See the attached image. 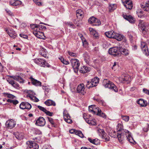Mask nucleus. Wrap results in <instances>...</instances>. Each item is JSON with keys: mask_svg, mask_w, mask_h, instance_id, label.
Wrapping results in <instances>:
<instances>
[{"mask_svg": "<svg viewBox=\"0 0 149 149\" xmlns=\"http://www.w3.org/2000/svg\"><path fill=\"white\" fill-rule=\"evenodd\" d=\"M117 136L120 142H122L124 139L125 135L130 142L132 143L131 141L132 139L130 133L127 130L125 129H122L121 127L120 129L117 128Z\"/></svg>", "mask_w": 149, "mask_h": 149, "instance_id": "obj_1", "label": "nucleus"}, {"mask_svg": "<svg viewBox=\"0 0 149 149\" xmlns=\"http://www.w3.org/2000/svg\"><path fill=\"white\" fill-rule=\"evenodd\" d=\"M103 85L105 88H108L116 92L118 91V89L116 86L108 80L104 79L103 81Z\"/></svg>", "mask_w": 149, "mask_h": 149, "instance_id": "obj_2", "label": "nucleus"}, {"mask_svg": "<svg viewBox=\"0 0 149 149\" xmlns=\"http://www.w3.org/2000/svg\"><path fill=\"white\" fill-rule=\"evenodd\" d=\"M149 26V24L148 23L143 21L140 22L139 24V29L142 31V33L144 35L148 31Z\"/></svg>", "mask_w": 149, "mask_h": 149, "instance_id": "obj_3", "label": "nucleus"}, {"mask_svg": "<svg viewBox=\"0 0 149 149\" xmlns=\"http://www.w3.org/2000/svg\"><path fill=\"white\" fill-rule=\"evenodd\" d=\"M99 79L97 77H95L92 79L91 82L88 81H87L86 87L89 88L90 87H93L96 86L99 82Z\"/></svg>", "mask_w": 149, "mask_h": 149, "instance_id": "obj_4", "label": "nucleus"}, {"mask_svg": "<svg viewBox=\"0 0 149 149\" xmlns=\"http://www.w3.org/2000/svg\"><path fill=\"white\" fill-rule=\"evenodd\" d=\"M70 62L75 72H77L79 67L80 65L79 61L76 59H72L70 60Z\"/></svg>", "mask_w": 149, "mask_h": 149, "instance_id": "obj_5", "label": "nucleus"}, {"mask_svg": "<svg viewBox=\"0 0 149 149\" xmlns=\"http://www.w3.org/2000/svg\"><path fill=\"white\" fill-rule=\"evenodd\" d=\"M120 47H114L110 48L109 50V54L113 55L114 56H118L119 53Z\"/></svg>", "mask_w": 149, "mask_h": 149, "instance_id": "obj_6", "label": "nucleus"}, {"mask_svg": "<svg viewBox=\"0 0 149 149\" xmlns=\"http://www.w3.org/2000/svg\"><path fill=\"white\" fill-rule=\"evenodd\" d=\"M97 132L99 133V135L102 139L105 141H108L109 140V137L108 136H107L105 132L103 130L98 129L97 130Z\"/></svg>", "mask_w": 149, "mask_h": 149, "instance_id": "obj_7", "label": "nucleus"}, {"mask_svg": "<svg viewBox=\"0 0 149 149\" xmlns=\"http://www.w3.org/2000/svg\"><path fill=\"white\" fill-rule=\"evenodd\" d=\"M88 22L89 23L93 24V25L95 26H99L101 24L100 21L94 17H90L89 19Z\"/></svg>", "mask_w": 149, "mask_h": 149, "instance_id": "obj_8", "label": "nucleus"}, {"mask_svg": "<svg viewBox=\"0 0 149 149\" xmlns=\"http://www.w3.org/2000/svg\"><path fill=\"white\" fill-rule=\"evenodd\" d=\"M124 6L127 9H131L133 7L132 2L131 0H121Z\"/></svg>", "mask_w": 149, "mask_h": 149, "instance_id": "obj_9", "label": "nucleus"}, {"mask_svg": "<svg viewBox=\"0 0 149 149\" xmlns=\"http://www.w3.org/2000/svg\"><path fill=\"white\" fill-rule=\"evenodd\" d=\"M141 47L144 54L147 56H148L149 52L146 43L145 42H141Z\"/></svg>", "mask_w": 149, "mask_h": 149, "instance_id": "obj_10", "label": "nucleus"}, {"mask_svg": "<svg viewBox=\"0 0 149 149\" xmlns=\"http://www.w3.org/2000/svg\"><path fill=\"white\" fill-rule=\"evenodd\" d=\"M31 105L27 102H22L19 105V108L22 109H30L31 108Z\"/></svg>", "mask_w": 149, "mask_h": 149, "instance_id": "obj_11", "label": "nucleus"}, {"mask_svg": "<svg viewBox=\"0 0 149 149\" xmlns=\"http://www.w3.org/2000/svg\"><path fill=\"white\" fill-rule=\"evenodd\" d=\"M46 121L45 119L42 117H40L36 120L35 124L40 126H43L45 125Z\"/></svg>", "mask_w": 149, "mask_h": 149, "instance_id": "obj_12", "label": "nucleus"}, {"mask_svg": "<svg viewBox=\"0 0 149 149\" xmlns=\"http://www.w3.org/2000/svg\"><path fill=\"white\" fill-rule=\"evenodd\" d=\"M26 144L31 149H38L39 148L38 144L33 141H28L26 142Z\"/></svg>", "mask_w": 149, "mask_h": 149, "instance_id": "obj_13", "label": "nucleus"}, {"mask_svg": "<svg viewBox=\"0 0 149 149\" xmlns=\"http://www.w3.org/2000/svg\"><path fill=\"white\" fill-rule=\"evenodd\" d=\"M97 113V114L98 116L104 118H106V115L102 112L101 110L98 107H96L95 106V110H94L93 114H95Z\"/></svg>", "mask_w": 149, "mask_h": 149, "instance_id": "obj_14", "label": "nucleus"}, {"mask_svg": "<svg viewBox=\"0 0 149 149\" xmlns=\"http://www.w3.org/2000/svg\"><path fill=\"white\" fill-rule=\"evenodd\" d=\"M6 31L9 36L13 38H15L17 36V34L15 31L12 29H7Z\"/></svg>", "mask_w": 149, "mask_h": 149, "instance_id": "obj_15", "label": "nucleus"}, {"mask_svg": "<svg viewBox=\"0 0 149 149\" xmlns=\"http://www.w3.org/2000/svg\"><path fill=\"white\" fill-rule=\"evenodd\" d=\"M84 86V85L83 84H79L77 88V92L84 95L86 93Z\"/></svg>", "mask_w": 149, "mask_h": 149, "instance_id": "obj_16", "label": "nucleus"}, {"mask_svg": "<svg viewBox=\"0 0 149 149\" xmlns=\"http://www.w3.org/2000/svg\"><path fill=\"white\" fill-rule=\"evenodd\" d=\"M15 125V123L13 120L11 119L7 121L6 123V125L7 127L10 129H12Z\"/></svg>", "mask_w": 149, "mask_h": 149, "instance_id": "obj_17", "label": "nucleus"}, {"mask_svg": "<svg viewBox=\"0 0 149 149\" xmlns=\"http://www.w3.org/2000/svg\"><path fill=\"white\" fill-rule=\"evenodd\" d=\"M63 117L65 121L67 123H72V121L70 118V116L66 112H63Z\"/></svg>", "mask_w": 149, "mask_h": 149, "instance_id": "obj_18", "label": "nucleus"}, {"mask_svg": "<svg viewBox=\"0 0 149 149\" xmlns=\"http://www.w3.org/2000/svg\"><path fill=\"white\" fill-rule=\"evenodd\" d=\"M114 39H116L117 40L120 41L123 40V41H126L125 38L123 36L116 33Z\"/></svg>", "mask_w": 149, "mask_h": 149, "instance_id": "obj_19", "label": "nucleus"}, {"mask_svg": "<svg viewBox=\"0 0 149 149\" xmlns=\"http://www.w3.org/2000/svg\"><path fill=\"white\" fill-rule=\"evenodd\" d=\"M124 18L128 21L131 23H134L135 22L134 18L131 15H127L124 14L123 15Z\"/></svg>", "mask_w": 149, "mask_h": 149, "instance_id": "obj_20", "label": "nucleus"}, {"mask_svg": "<svg viewBox=\"0 0 149 149\" xmlns=\"http://www.w3.org/2000/svg\"><path fill=\"white\" fill-rule=\"evenodd\" d=\"M76 15L77 18L82 19L84 17V13L81 10L78 9L76 11Z\"/></svg>", "mask_w": 149, "mask_h": 149, "instance_id": "obj_21", "label": "nucleus"}, {"mask_svg": "<svg viewBox=\"0 0 149 149\" xmlns=\"http://www.w3.org/2000/svg\"><path fill=\"white\" fill-rule=\"evenodd\" d=\"M116 33L112 31L105 32V34L108 38H114Z\"/></svg>", "mask_w": 149, "mask_h": 149, "instance_id": "obj_22", "label": "nucleus"}, {"mask_svg": "<svg viewBox=\"0 0 149 149\" xmlns=\"http://www.w3.org/2000/svg\"><path fill=\"white\" fill-rule=\"evenodd\" d=\"M141 6L144 10L149 12V0L148 2L146 1V3L141 4Z\"/></svg>", "mask_w": 149, "mask_h": 149, "instance_id": "obj_23", "label": "nucleus"}, {"mask_svg": "<svg viewBox=\"0 0 149 149\" xmlns=\"http://www.w3.org/2000/svg\"><path fill=\"white\" fill-rule=\"evenodd\" d=\"M137 102L138 104H139L141 107H146L147 104V102L142 99H139L137 101Z\"/></svg>", "mask_w": 149, "mask_h": 149, "instance_id": "obj_24", "label": "nucleus"}, {"mask_svg": "<svg viewBox=\"0 0 149 149\" xmlns=\"http://www.w3.org/2000/svg\"><path fill=\"white\" fill-rule=\"evenodd\" d=\"M83 57L85 62L87 64H89L90 61L89 56L87 53L85 52L83 54Z\"/></svg>", "mask_w": 149, "mask_h": 149, "instance_id": "obj_25", "label": "nucleus"}, {"mask_svg": "<svg viewBox=\"0 0 149 149\" xmlns=\"http://www.w3.org/2000/svg\"><path fill=\"white\" fill-rule=\"evenodd\" d=\"M30 79H31L32 84L36 86H40L41 84V83L39 81L37 80L33 79L32 77H31Z\"/></svg>", "mask_w": 149, "mask_h": 149, "instance_id": "obj_26", "label": "nucleus"}, {"mask_svg": "<svg viewBox=\"0 0 149 149\" xmlns=\"http://www.w3.org/2000/svg\"><path fill=\"white\" fill-rule=\"evenodd\" d=\"M90 70V68L85 66H83L81 67L79 71L81 73H84L88 72Z\"/></svg>", "mask_w": 149, "mask_h": 149, "instance_id": "obj_27", "label": "nucleus"}, {"mask_svg": "<svg viewBox=\"0 0 149 149\" xmlns=\"http://www.w3.org/2000/svg\"><path fill=\"white\" fill-rule=\"evenodd\" d=\"M86 122L90 125H95L96 124V122L95 119L91 120L87 118H85L84 117Z\"/></svg>", "mask_w": 149, "mask_h": 149, "instance_id": "obj_28", "label": "nucleus"}, {"mask_svg": "<svg viewBox=\"0 0 149 149\" xmlns=\"http://www.w3.org/2000/svg\"><path fill=\"white\" fill-rule=\"evenodd\" d=\"M0 143H2V145L3 146V148L4 149L11 148V149H12L14 148L13 147L11 146L10 144L8 143H6L5 144V143L2 140L0 141Z\"/></svg>", "mask_w": 149, "mask_h": 149, "instance_id": "obj_29", "label": "nucleus"}, {"mask_svg": "<svg viewBox=\"0 0 149 149\" xmlns=\"http://www.w3.org/2000/svg\"><path fill=\"white\" fill-rule=\"evenodd\" d=\"M27 97H29L31 100L36 102H38L39 101V99L36 97L33 96L30 94H28L27 95Z\"/></svg>", "mask_w": 149, "mask_h": 149, "instance_id": "obj_30", "label": "nucleus"}, {"mask_svg": "<svg viewBox=\"0 0 149 149\" xmlns=\"http://www.w3.org/2000/svg\"><path fill=\"white\" fill-rule=\"evenodd\" d=\"M22 3V2L19 0H14V2L12 3L10 2V4L11 5L13 6H17L20 5Z\"/></svg>", "mask_w": 149, "mask_h": 149, "instance_id": "obj_31", "label": "nucleus"}, {"mask_svg": "<svg viewBox=\"0 0 149 149\" xmlns=\"http://www.w3.org/2000/svg\"><path fill=\"white\" fill-rule=\"evenodd\" d=\"M116 8V4H112L109 5V11L112 12Z\"/></svg>", "mask_w": 149, "mask_h": 149, "instance_id": "obj_32", "label": "nucleus"}, {"mask_svg": "<svg viewBox=\"0 0 149 149\" xmlns=\"http://www.w3.org/2000/svg\"><path fill=\"white\" fill-rule=\"evenodd\" d=\"M46 49L44 48H42V49L40 51V54L43 57L45 58L47 56V53L45 51Z\"/></svg>", "mask_w": 149, "mask_h": 149, "instance_id": "obj_33", "label": "nucleus"}, {"mask_svg": "<svg viewBox=\"0 0 149 149\" xmlns=\"http://www.w3.org/2000/svg\"><path fill=\"white\" fill-rule=\"evenodd\" d=\"M33 33L38 38H41L40 36L43 34V33L41 32H37L36 31H33Z\"/></svg>", "mask_w": 149, "mask_h": 149, "instance_id": "obj_34", "label": "nucleus"}, {"mask_svg": "<svg viewBox=\"0 0 149 149\" xmlns=\"http://www.w3.org/2000/svg\"><path fill=\"white\" fill-rule=\"evenodd\" d=\"M56 103L54 102L51 100H47V106H56Z\"/></svg>", "mask_w": 149, "mask_h": 149, "instance_id": "obj_35", "label": "nucleus"}, {"mask_svg": "<svg viewBox=\"0 0 149 149\" xmlns=\"http://www.w3.org/2000/svg\"><path fill=\"white\" fill-rule=\"evenodd\" d=\"M120 52L122 54L125 55H127L129 54L128 50L122 48L120 50Z\"/></svg>", "mask_w": 149, "mask_h": 149, "instance_id": "obj_36", "label": "nucleus"}, {"mask_svg": "<svg viewBox=\"0 0 149 149\" xmlns=\"http://www.w3.org/2000/svg\"><path fill=\"white\" fill-rule=\"evenodd\" d=\"M3 94L4 97L10 98H13L15 97L13 95L7 93H3Z\"/></svg>", "mask_w": 149, "mask_h": 149, "instance_id": "obj_37", "label": "nucleus"}, {"mask_svg": "<svg viewBox=\"0 0 149 149\" xmlns=\"http://www.w3.org/2000/svg\"><path fill=\"white\" fill-rule=\"evenodd\" d=\"M6 80L10 84H11L13 86L14 85L13 84H14L15 82V81L13 80V79H12L11 78L8 77L6 78Z\"/></svg>", "mask_w": 149, "mask_h": 149, "instance_id": "obj_38", "label": "nucleus"}, {"mask_svg": "<svg viewBox=\"0 0 149 149\" xmlns=\"http://www.w3.org/2000/svg\"><path fill=\"white\" fill-rule=\"evenodd\" d=\"M121 118L123 120L126 122H127L129 120V117L127 116L121 115Z\"/></svg>", "mask_w": 149, "mask_h": 149, "instance_id": "obj_39", "label": "nucleus"}, {"mask_svg": "<svg viewBox=\"0 0 149 149\" xmlns=\"http://www.w3.org/2000/svg\"><path fill=\"white\" fill-rule=\"evenodd\" d=\"M95 105H92L88 107L89 111L90 112H92L93 113L94 110H95Z\"/></svg>", "mask_w": 149, "mask_h": 149, "instance_id": "obj_40", "label": "nucleus"}, {"mask_svg": "<svg viewBox=\"0 0 149 149\" xmlns=\"http://www.w3.org/2000/svg\"><path fill=\"white\" fill-rule=\"evenodd\" d=\"M75 134L79 136L81 138H83L84 137V135L80 131H77L75 132Z\"/></svg>", "mask_w": 149, "mask_h": 149, "instance_id": "obj_41", "label": "nucleus"}, {"mask_svg": "<svg viewBox=\"0 0 149 149\" xmlns=\"http://www.w3.org/2000/svg\"><path fill=\"white\" fill-rule=\"evenodd\" d=\"M93 144L95 145H97L100 144V140L97 139H93Z\"/></svg>", "mask_w": 149, "mask_h": 149, "instance_id": "obj_42", "label": "nucleus"}, {"mask_svg": "<svg viewBox=\"0 0 149 149\" xmlns=\"http://www.w3.org/2000/svg\"><path fill=\"white\" fill-rule=\"evenodd\" d=\"M110 134V136L111 137L115 138L116 136V133L115 131L112 130V132Z\"/></svg>", "mask_w": 149, "mask_h": 149, "instance_id": "obj_43", "label": "nucleus"}, {"mask_svg": "<svg viewBox=\"0 0 149 149\" xmlns=\"http://www.w3.org/2000/svg\"><path fill=\"white\" fill-rule=\"evenodd\" d=\"M41 59H35L34 60V61L35 63L39 65H40V64L41 63Z\"/></svg>", "mask_w": 149, "mask_h": 149, "instance_id": "obj_44", "label": "nucleus"}, {"mask_svg": "<svg viewBox=\"0 0 149 149\" xmlns=\"http://www.w3.org/2000/svg\"><path fill=\"white\" fill-rule=\"evenodd\" d=\"M38 107L41 110L44 112L46 114H47V110L44 107L40 106H38Z\"/></svg>", "mask_w": 149, "mask_h": 149, "instance_id": "obj_45", "label": "nucleus"}, {"mask_svg": "<svg viewBox=\"0 0 149 149\" xmlns=\"http://www.w3.org/2000/svg\"><path fill=\"white\" fill-rule=\"evenodd\" d=\"M136 14L138 17H141L143 15L142 12L140 10H138L136 12Z\"/></svg>", "mask_w": 149, "mask_h": 149, "instance_id": "obj_46", "label": "nucleus"}, {"mask_svg": "<svg viewBox=\"0 0 149 149\" xmlns=\"http://www.w3.org/2000/svg\"><path fill=\"white\" fill-rule=\"evenodd\" d=\"M66 24L71 28H74V26L73 24L71 22H67Z\"/></svg>", "mask_w": 149, "mask_h": 149, "instance_id": "obj_47", "label": "nucleus"}, {"mask_svg": "<svg viewBox=\"0 0 149 149\" xmlns=\"http://www.w3.org/2000/svg\"><path fill=\"white\" fill-rule=\"evenodd\" d=\"M127 77H125L124 78H123L120 79V81L122 83H124L126 81H128V80L127 79Z\"/></svg>", "mask_w": 149, "mask_h": 149, "instance_id": "obj_48", "label": "nucleus"}, {"mask_svg": "<svg viewBox=\"0 0 149 149\" xmlns=\"http://www.w3.org/2000/svg\"><path fill=\"white\" fill-rule=\"evenodd\" d=\"M41 63L40 64V66H43L45 67V66L46 61H45L43 60L42 59H41Z\"/></svg>", "mask_w": 149, "mask_h": 149, "instance_id": "obj_49", "label": "nucleus"}, {"mask_svg": "<svg viewBox=\"0 0 149 149\" xmlns=\"http://www.w3.org/2000/svg\"><path fill=\"white\" fill-rule=\"evenodd\" d=\"M10 78H13L14 79L18 81V80L20 78V77L19 76H11Z\"/></svg>", "mask_w": 149, "mask_h": 149, "instance_id": "obj_50", "label": "nucleus"}, {"mask_svg": "<svg viewBox=\"0 0 149 149\" xmlns=\"http://www.w3.org/2000/svg\"><path fill=\"white\" fill-rule=\"evenodd\" d=\"M47 119H48L49 121L52 125H54V123L53 118H51L47 117Z\"/></svg>", "mask_w": 149, "mask_h": 149, "instance_id": "obj_51", "label": "nucleus"}, {"mask_svg": "<svg viewBox=\"0 0 149 149\" xmlns=\"http://www.w3.org/2000/svg\"><path fill=\"white\" fill-rule=\"evenodd\" d=\"M97 100L99 102V103L101 105L104 106L105 104V102L102 100H100V99H97Z\"/></svg>", "mask_w": 149, "mask_h": 149, "instance_id": "obj_52", "label": "nucleus"}, {"mask_svg": "<svg viewBox=\"0 0 149 149\" xmlns=\"http://www.w3.org/2000/svg\"><path fill=\"white\" fill-rule=\"evenodd\" d=\"M68 53L69 54L72 56L75 57L76 56H77V54L75 53H73L72 52H70V51L68 52Z\"/></svg>", "mask_w": 149, "mask_h": 149, "instance_id": "obj_53", "label": "nucleus"}, {"mask_svg": "<svg viewBox=\"0 0 149 149\" xmlns=\"http://www.w3.org/2000/svg\"><path fill=\"white\" fill-rule=\"evenodd\" d=\"M13 84L14 85L13 86V87L17 89H18L19 88V84L17 83L15 81L14 83Z\"/></svg>", "mask_w": 149, "mask_h": 149, "instance_id": "obj_54", "label": "nucleus"}, {"mask_svg": "<svg viewBox=\"0 0 149 149\" xmlns=\"http://www.w3.org/2000/svg\"><path fill=\"white\" fill-rule=\"evenodd\" d=\"M149 125H147L143 128V130L145 132H147L148 130V128Z\"/></svg>", "mask_w": 149, "mask_h": 149, "instance_id": "obj_55", "label": "nucleus"}, {"mask_svg": "<svg viewBox=\"0 0 149 149\" xmlns=\"http://www.w3.org/2000/svg\"><path fill=\"white\" fill-rule=\"evenodd\" d=\"M38 25V27H39L40 28L41 30L42 29L46 30V27L42 25L41 24H39Z\"/></svg>", "mask_w": 149, "mask_h": 149, "instance_id": "obj_56", "label": "nucleus"}, {"mask_svg": "<svg viewBox=\"0 0 149 149\" xmlns=\"http://www.w3.org/2000/svg\"><path fill=\"white\" fill-rule=\"evenodd\" d=\"M6 13L10 16H13L14 15H13V13L9 10L6 9Z\"/></svg>", "mask_w": 149, "mask_h": 149, "instance_id": "obj_57", "label": "nucleus"}, {"mask_svg": "<svg viewBox=\"0 0 149 149\" xmlns=\"http://www.w3.org/2000/svg\"><path fill=\"white\" fill-rule=\"evenodd\" d=\"M33 140L34 141H36L37 142H39V141H40V137H35L34 138H33Z\"/></svg>", "mask_w": 149, "mask_h": 149, "instance_id": "obj_58", "label": "nucleus"}, {"mask_svg": "<svg viewBox=\"0 0 149 149\" xmlns=\"http://www.w3.org/2000/svg\"><path fill=\"white\" fill-rule=\"evenodd\" d=\"M41 31L40 28L38 27V25L36 27V29H35V30L33 31H36L37 32H41L40 31Z\"/></svg>", "mask_w": 149, "mask_h": 149, "instance_id": "obj_59", "label": "nucleus"}, {"mask_svg": "<svg viewBox=\"0 0 149 149\" xmlns=\"http://www.w3.org/2000/svg\"><path fill=\"white\" fill-rule=\"evenodd\" d=\"M37 24H31L30 25V26H31V28L32 29H34V30H35V29H36V27L37 26Z\"/></svg>", "mask_w": 149, "mask_h": 149, "instance_id": "obj_60", "label": "nucleus"}, {"mask_svg": "<svg viewBox=\"0 0 149 149\" xmlns=\"http://www.w3.org/2000/svg\"><path fill=\"white\" fill-rule=\"evenodd\" d=\"M143 91L145 93L149 95V90H148L146 88H143Z\"/></svg>", "mask_w": 149, "mask_h": 149, "instance_id": "obj_61", "label": "nucleus"}, {"mask_svg": "<svg viewBox=\"0 0 149 149\" xmlns=\"http://www.w3.org/2000/svg\"><path fill=\"white\" fill-rule=\"evenodd\" d=\"M89 30L91 34L92 35L94 33H95V32L96 31L92 28H89Z\"/></svg>", "mask_w": 149, "mask_h": 149, "instance_id": "obj_62", "label": "nucleus"}, {"mask_svg": "<svg viewBox=\"0 0 149 149\" xmlns=\"http://www.w3.org/2000/svg\"><path fill=\"white\" fill-rule=\"evenodd\" d=\"M83 45L84 47H86L88 45V43L87 42L86 40L85 41H84L83 42H82Z\"/></svg>", "mask_w": 149, "mask_h": 149, "instance_id": "obj_63", "label": "nucleus"}, {"mask_svg": "<svg viewBox=\"0 0 149 149\" xmlns=\"http://www.w3.org/2000/svg\"><path fill=\"white\" fill-rule=\"evenodd\" d=\"M53 115V113L52 112H50L49 111H47V116H52Z\"/></svg>", "mask_w": 149, "mask_h": 149, "instance_id": "obj_64", "label": "nucleus"}]
</instances>
